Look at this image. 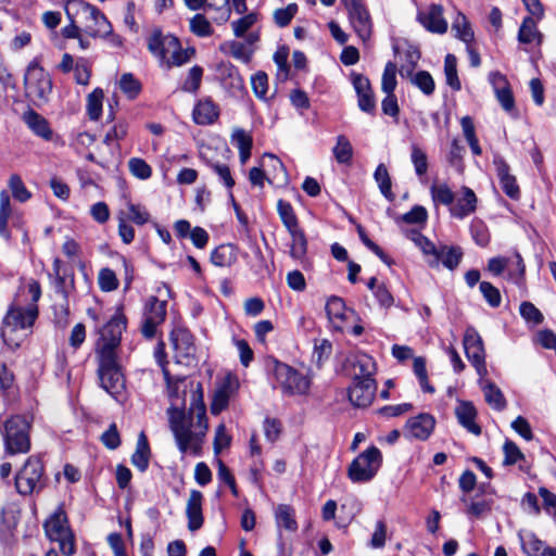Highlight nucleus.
Here are the masks:
<instances>
[{
  "label": "nucleus",
  "instance_id": "obj_52",
  "mask_svg": "<svg viewBox=\"0 0 556 556\" xmlns=\"http://www.w3.org/2000/svg\"><path fill=\"white\" fill-rule=\"evenodd\" d=\"M128 168L132 176L141 180L149 179L152 176L151 166L140 157H131L128 161Z\"/></svg>",
  "mask_w": 556,
  "mask_h": 556
},
{
  "label": "nucleus",
  "instance_id": "obj_59",
  "mask_svg": "<svg viewBox=\"0 0 556 556\" xmlns=\"http://www.w3.org/2000/svg\"><path fill=\"white\" fill-rule=\"evenodd\" d=\"M479 289L484 300L491 307L500 306L502 298L497 288H495L491 282L482 281L479 286Z\"/></svg>",
  "mask_w": 556,
  "mask_h": 556
},
{
  "label": "nucleus",
  "instance_id": "obj_10",
  "mask_svg": "<svg viewBox=\"0 0 556 556\" xmlns=\"http://www.w3.org/2000/svg\"><path fill=\"white\" fill-rule=\"evenodd\" d=\"M45 532L51 541L59 543L60 551L64 555H72L75 552L74 536L67 525L64 511H55L43 525Z\"/></svg>",
  "mask_w": 556,
  "mask_h": 556
},
{
  "label": "nucleus",
  "instance_id": "obj_18",
  "mask_svg": "<svg viewBox=\"0 0 556 556\" xmlns=\"http://www.w3.org/2000/svg\"><path fill=\"white\" fill-rule=\"evenodd\" d=\"M346 366L350 369L353 380H365L374 378L377 371L375 359L366 353L356 352L346 358Z\"/></svg>",
  "mask_w": 556,
  "mask_h": 556
},
{
  "label": "nucleus",
  "instance_id": "obj_55",
  "mask_svg": "<svg viewBox=\"0 0 556 556\" xmlns=\"http://www.w3.org/2000/svg\"><path fill=\"white\" fill-rule=\"evenodd\" d=\"M98 285L102 291L111 292L117 289L118 279L112 269L105 267L99 271Z\"/></svg>",
  "mask_w": 556,
  "mask_h": 556
},
{
  "label": "nucleus",
  "instance_id": "obj_48",
  "mask_svg": "<svg viewBox=\"0 0 556 556\" xmlns=\"http://www.w3.org/2000/svg\"><path fill=\"white\" fill-rule=\"evenodd\" d=\"M410 161L418 177H422L427 174L428 156L426 152L417 144H412L410 147Z\"/></svg>",
  "mask_w": 556,
  "mask_h": 556
},
{
  "label": "nucleus",
  "instance_id": "obj_13",
  "mask_svg": "<svg viewBox=\"0 0 556 556\" xmlns=\"http://www.w3.org/2000/svg\"><path fill=\"white\" fill-rule=\"evenodd\" d=\"M464 349L468 361L475 367L479 378L488 376L485 364V350L482 338L472 327L466 329L464 334Z\"/></svg>",
  "mask_w": 556,
  "mask_h": 556
},
{
  "label": "nucleus",
  "instance_id": "obj_25",
  "mask_svg": "<svg viewBox=\"0 0 556 556\" xmlns=\"http://www.w3.org/2000/svg\"><path fill=\"white\" fill-rule=\"evenodd\" d=\"M462 195L450 207V213L453 217L463 219L476 212L478 199L468 187H463L460 190Z\"/></svg>",
  "mask_w": 556,
  "mask_h": 556
},
{
  "label": "nucleus",
  "instance_id": "obj_61",
  "mask_svg": "<svg viewBox=\"0 0 556 556\" xmlns=\"http://www.w3.org/2000/svg\"><path fill=\"white\" fill-rule=\"evenodd\" d=\"M504 460L503 464L510 466L516 464L518 460L523 459L525 455L520 448L510 440H506L503 445Z\"/></svg>",
  "mask_w": 556,
  "mask_h": 556
},
{
  "label": "nucleus",
  "instance_id": "obj_11",
  "mask_svg": "<svg viewBox=\"0 0 556 556\" xmlns=\"http://www.w3.org/2000/svg\"><path fill=\"white\" fill-rule=\"evenodd\" d=\"M43 466L36 456H30L15 477L18 493L27 495L42 488Z\"/></svg>",
  "mask_w": 556,
  "mask_h": 556
},
{
  "label": "nucleus",
  "instance_id": "obj_44",
  "mask_svg": "<svg viewBox=\"0 0 556 556\" xmlns=\"http://www.w3.org/2000/svg\"><path fill=\"white\" fill-rule=\"evenodd\" d=\"M119 89L128 99H135L141 91V83L131 74L125 73L118 81Z\"/></svg>",
  "mask_w": 556,
  "mask_h": 556
},
{
  "label": "nucleus",
  "instance_id": "obj_58",
  "mask_svg": "<svg viewBox=\"0 0 556 556\" xmlns=\"http://www.w3.org/2000/svg\"><path fill=\"white\" fill-rule=\"evenodd\" d=\"M190 30L200 37H207L213 33L210 22L202 14H197L190 20Z\"/></svg>",
  "mask_w": 556,
  "mask_h": 556
},
{
  "label": "nucleus",
  "instance_id": "obj_3",
  "mask_svg": "<svg viewBox=\"0 0 556 556\" xmlns=\"http://www.w3.org/2000/svg\"><path fill=\"white\" fill-rule=\"evenodd\" d=\"M65 13L70 22L77 23L85 35L97 38L108 37L113 28L106 16L94 5L84 0H68Z\"/></svg>",
  "mask_w": 556,
  "mask_h": 556
},
{
  "label": "nucleus",
  "instance_id": "obj_9",
  "mask_svg": "<svg viewBox=\"0 0 556 556\" xmlns=\"http://www.w3.org/2000/svg\"><path fill=\"white\" fill-rule=\"evenodd\" d=\"M98 376L101 387L114 399L119 400L125 390V378L116 356H98Z\"/></svg>",
  "mask_w": 556,
  "mask_h": 556
},
{
  "label": "nucleus",
  "instance_id": "obj_17",
  "mask_svg": "<svg viewBox=\"0 0 556 556\" xmlns=\"http://www.w3.org/2000/svg\"><path fill=\"white\" fill-rule=\"evenodd\" d=\"M376 390L377 384L374 378L353 380V383L349 389V400L355 407H367L374 401Z\"/></svg>",
  "mask_w": 556,
  "mask_h": 556
},
{
  "label": "nucleus",
  "instance_id": "obj_57",
  "mask_svg": "<svg viewBox=\"0 0 556 556\" xmlns=\"http://www.w3.org/2000/svg\"><path fill=\"white\" fill-rule=\"evenodd\" d=\"M298 12V5L290 3L286 8L277 9L274 12V21L277 26L286 27L290 24Z\"/></svg>",
  "mask_w": 556,
  "mask_h": 556
},
{
  "label": "nucleus",
  "instance_id": "obj_4",
  "mask_svg": "<svg viewBox=\"0 0 556 556\" xmlns=\"http://www.w3.org/2000/svg\"><path fill=\"white\" fill-rule=\"evenodd\" d=\"M148 48L162 63L170 66H180L193 55V50H184L179 40L173 35H163L154 30L148 39Z\"/></svg>",
  "mask_w": 556,
  "mask_h": 556
},
{
  "label": "nucleus",
  "instance_id": "obj_37",
  "mask_svg": "<svg viewBox=\"0 0 556 556\" xmlns=\"http://www.w3.org/2000/svg\"><path fill=\"white\" fill-rule=\"evenodd\" d=\"M150 447L143 433L139 435L136 451L131 456V464L141 472L146 471L149 466Z\"/></svg>",
  "mask_w": 556,
  "mask_h": 556
},
{
  "label": "nucleus",
  "instance_id": "obj_39",
  "mask_svg": "<svg viewBox=\"0 0 556 556\" xmlns=\"http://www.w3.org/2000/svg\"><path fill=\"white\" fill-rule=\"evenodd\" d=\"M237 260L236 249L231 244H222L211 254V262L218 267L232 265Z\"/></svg>",
  "mask_w": 556,
  "mask_h": 556
},
{
  "label": "nucleus",
  "instance_id": "obj_29",
  "mask_svg": "<svg viewBox=\"0 0 556 556\" xmlns=\"http://www.w3.org/2000/svg\"><path fill=\"white\" fill-rule=\"evenodd\" d=\"M463 256V252L459 248L440 245L434 260H427L431 267H438L440 264L446 268L455 269Z\"/></svg>",
  "mask_w": 556,
  "mask_h": 556
},
{
  "label": "nucleus",
  "instance_id": "obj_28",
  "mask_svg": "<svg viewBox=\"0 0 556 556\" xmlns=\"http://www.w3.org/2000/svg\"><path fill=\"white\" fill-rule=\"evenodd\" d=\"M192 116L198 125H211L219 117V108L211 99H203L195 104Z\"/></svg>",
  "mask_w": 556,
  "mask_h": 556
},
{
  "label": "nucleus",
  "instance_id": "obj_63",
  "mask_svg": "<svg viewBox=\"0 0 556 556\" xmlns=\"http://www.w3.org/2000/svg\"><path fill=\"white\" fill-rule=\"evenodd\" d=\"M520 315L528 323L539 325L543 321L542 313L530 302H522L520 304Z\"/></svg>",
  "mask_w": 556,
  "mask_h": 556
},
{
  "label": "nucleus",
  "instance_id": "obj_62",
  "mask_svg": "<svg viewBox=\"0 0 556 556\" xmlns=\"http://www.w3.org/2000/svg\"><path fill=\"white\" fill-rule=\"evenodd\" d=\"M332 352V344L327 339L315 341L313 357L317 364H323L328 359Z\"/></svg>",
  "mask_w": 556,
  "mask_h": 556
},
{
  "label": "nucleus",
  "instance_id": "obj_49",
  "mask_svg": "<svg viewBox=\"0 0 556 556\" xmlns=\"http://www.w3.org/2000/svg\"><path fill=\"white\" fill-rule=\"evenodd\" d=\"M431 197L434 203L452 206L454 203V192L446 184H433L430 188Z\"/></svg>",
  "mask_w": 556,
  "mask_h": 556
},
{
  "label": "nucleus",
  "instance_id": "obj_33",
  "mask_svg": "<svg viewBox=\"0 0 556 556\" xmlns=\"http://www.w3.org/2000/svg\"><path fill=\"white\" fill-rule=\"evenodd\" d=\"M400 75L402 77L409 78L410 83L419 88L426 96L433 93L435 85L432 76L428 72L420 71L416 74H413L410 67L401 66Z\"/></svg>",
  "mask_w": 556,
  "mask_h": 556
},
{
  "label": "nucleus",
  "instance_id": "obj_19",
  "mask_svg": "<svg viewBox=\"0 0 556 556\" xmlns=\"http://www.w3.org/2000/svg\"><path fill=\"white\" fill-rule=\"evenodd\" d=\"M493 165L504 193L513 200L520 198V188L516 177L510 173V166L498 154L494 155Z\"/></svg>",
  "mask_w": 556,
  "mask_h": 556
},
{
  "label": "nucleus",
  "instance_id": "obj_16",
  "mask_svg": "<svg viewBox=\"0 0 556 556\" xmlns=\"http://www.w3.org/2000/svg\"><path fill=\"white\" fill-rule=\"evenodd\" d=\"M489 81L503 110L516 116L515 99L506 76L500 72H491L489 74Z\"/></svg>",
  "mask_w": 556,
  "mask_h": 556
},
{
  "label": "nucleus",
  "instance_id": "obj_50",
  "mask_svg": "<svg viewBox=\"0 0 556 556\" xmlns=\"http://www.w3.org/2000/svg\"><path fill=\"white\" fill-rule=\"evenodd\" d=\"M8 185L15 200L23 203L30 199L31 193L27 190L21 176H18L17 174H13L10 176Z\"/></svg>",
  "mask_w": 556,
  "mask_h": 556
},
{
  "label": "nucleus",
  "instance_id": "obj_47",
  "mask_svg": "<svg viewBox=\"0 0 556 556\" xmlns=\"http://www.w3.org/2000/svg\"><path fill=\"white\" fill-rule=\"evenodd\" d=\"M457 60L455 55L447 54L444 60V74L446 84L453 89V90H459L462 85L460 80L457 75L456 70Z\"/></svg>",
  "mask_w": 556,
  "mask_h": 556
},
{
  "label": "nucleus",
  "instance_id": "obj_36",
  "mask_svg": "<svg viewBox=\"0 0 556 556\" xmlns=\"http://www.w3.org/2000/svg\"><path fill=\"white\" fill-rule=\"evenodd\" d=\"M275 519L278 528H283L290 532L298 530L294 509L289 505H278L275 509Z\"/></svg>",
  "mask_w": 556,
  "mask_h": 556
},
{
  "label": "nucleus",
  "instance_id": "obj_7",
  "mask_svg": "<svg viewBox=\"0 0 556 556\" xmlns=\"http://www.w3.org/2000/svg\"><path fill=\"white\" fill-rule=\"evenodd\" d=\"M273 374L282 393L288 395H305L311 388V378L288 364L275 361Z\"/></svg>",
  "mask_w": 556,
  "mask_h": 556
},
{
  "label": "nucleus",
  "instance_id": "obj_27",
  "mask_svg": "<svg viewBox=\"0 0 556 556\" xmlns=\"http://www.w3.org/2000/svg\"><path fill=\"white\" fill-rule=\"evenodd\" d=\"M458 422L475 435L481 434V427L476 422L477 410L471 402L459 401L455 407Z\"/></svg>",
  "mask_w": 556,
  "mask_h": 556
},
{
  "label": "nucleus",
  "instance_id": "obj_5",
  "mask_svg": "<svg viewBox=\"0 0 556 556\" xmlns=\"http://www.w3.org/2000/svg\"><path fill=\"white\" fill-rule=\"evenodd\" d=\"M24 87L26 97L35 104L42 105L48 102L52 91V80L50 75L34 60L26 70L24 76Z\"/></svg>",
  "mask_w": 556,
  "mask_h": 556
},
{
  "label": "nucleus",
  "instance_id": "obj_2",
  "mask_svg": "<svg viewBox=\"0 0 556 556\" xmlns=\"http://www.w3.org/2000/svg\"><path fill=\"white\" fill-rule=\"evenodd\" d=\"M38 317V306L34 303L23 304L21 296L10 305L1 327L3 342L12 350L21 346L30 333Z\"/></svg>",
  "mask_w": 556,
  "mask_h": 556
},
{
  "label": "nucleus",
  "instance_id": "obj_34",
  "mask_svg": "<svg viewBox=\"0 0 556 556\" xmlns=\"http://www.w3.org/2000/svg\"><path fill=\"white\" fill-rule=\"evenodd\" d=\"M237 387V381L232 378L228 377L224 383L215 391L212 404H211V413L213 415H218L222 410H224L229 403V397L233 390Z\"/></svg>",
  "mask_w": 556,
  "mask_h": 556
},
{
  "label": "nucleus",
  "instance_id": "obj_64",
  "mask_svg": "<svg viewBox=\"0 0 556 556\" xmlns=\"http://www.w3.org/2000/svg\"><path fill=\"white\" fill-rule=\"evenodd\" d=\"M229 52L232 58L248 64L251 61L253 51L249 49L244 43L232 41L229 43Z\"/></svg>",
  "mask_w": 556,
  "mask_h": 556
},
{
  "label": "nucleus",
  "instance_id": "obj_51",
  "mask_svg": "<svg viewBox=\"0 0 556 556\" xmlns=\"http://www.w3.org/2000/svg\"><path fill=\"white\" fill-rule=\"evenodd\" d=\"M277 211L287 230L299 226L298 218L290 203L279 200L277 203Z\"/></svg>",
  "mask_w": 556,
  "mask_h": 556
},
{
  "label": "nucleus",
  "instance_id": "obj_30",
  "mask_svg": "<svg viewBox=\"0 0 556 556\" xmlns=\"http://www.w3.org/2000/svg\"><path fill=\"white\" fill-rule=\"evenodd\" d=\"M23 119L36 136L42 138L46 141L52 140L53 131L49 125V122L43 116L30 110L24 114Z\"/></svg>",
  "mask_w": 556,
  "mask_h": 556
},
{
  "label": "nucleus",
  "instance_id": "obj_46",
  "mask_svg": "<svg viewBox=\"0 0 556 556\" xmlns=\"http://www.w3.org/2000/svg\"><path fill=\"white\" fill-rule=\"evenodd\" d=\"M332 151L337 162L341 164H348L351 162L353 155V148L345 136H338L337 143L333 147Z\"/></svg>",
  "mask_w": 556,
  "mask_h": 556
},
{
  "label": "nucleus",
  "instance_id": "obj_53",
  "mask_svg": "<svg viewBox=\"0 0 556 556\" xmlns=\"http://www.w3.org/2000/svg\"><path fill=\"white\" fill-rule=\"evenodd\" d=\"M263 160L269 161L270 166L273 167V169L275 172L273 177L268 178L269 182L277 181L279 184H286L288 180V175H287V170H286L282 162L278 157H276L274 154H270V153H265L263 155Z\"/></svg>",
  "mask_w": 556,
  "mask_h": 556
},
{
  "label": "nucleus",
  "instance_id": "obj_41",
  "mask_svg": "<svg viewBox=\"0 0 556 556\" xmlns=\"http://www.w3.org/2000/svg\"><path fill=\"white\" fill-rule=\"evenodd\" d=\"M533 17H525L518 31V40L521 43H531L541 40V34L538 30L536 22Z\"/></svg>",
  "mask_w": 556,
  "mask_h": 556
},
{
  "label": "nucleus",
  "instance_id": "obj_40",
  "mask_svg": "<svg viewBox=\"0 0 556 556\" xmlns=\"http://www.w3.org/2000/svg\"><path fill=\"white\" fill-rule=\"evenodd\" d=\"M12 210H11V202L10 197L5 190H2L0 192V236L9 240L11 237L8 222L11 216Z\"/></svg>",
  "mask_w": 556,
  "mask_h": 556
},
{
  "label": "nucleus",
  "instance_id": "obj_22",
  "mask_svg": "<svg viewBox=\"0 0 556 556\" xmlns=\"http://www.w3.org/2000/svg\"><path fill=\"white\" fill-rule=\"evenodd\" d=\"M327 316L337 330H342L346 320L353 316L354 312L348 308L341 298L332 296L326 304Z\"/></svg>",
  "mask_w": 556,
  "mask_h": 556
},
{
  "label": "nucleus",
  "instance_id": "obj_42",
  "mask_svg": "<svg viewBox=\"0 0 556 556\" xmlns=\"http://www.w3.org/2000/svg\"><path fill=\"white\" fill-rule=\"evenodd\" d=\"M104 93L100 88H96L87 97V114L90 119L98 121L102 113V102H103Z\"/></svg>",
  "mask_w": 556,
  "mask_h": 556
},
{
  "label": "nucleus",
  "instance_id": "obj_1",
  "mask_svg": "<svg viewBox=\"0 0 556 556\" xmlns=\"http://www.w3.org/2000/svg\"><path fill=\"white\" fill-rule=\"evenodd\" d=\"M163 375L167 386V394L174 401L167 409L169 428L174 434L177 446L181 453H192L199 455L207 431L206 408L203 402L202 387L198 384L193 393V402L190 405L189 419L187 418L184 406L185 400L180 391L185 378L170 376L168 369L163 367Z\"/></svg>",
  "mask_w": 556,
  "mask_h": 556
},
{
  "label": "nucleus",
  "instance_id": "obj_60",
  "mask_svg": "<svg viewBox=\"0 0 556 556\" xmlns=\"http://www.w3.org/2000/svg\"><path fill=\"white\" fill-rule=\"evenodd\" d=\"M207 8L215 10L217 12V16H215V21L218 23H225L230 17L231 9L229 7V0H206Z\"/></svg>",
  "mask_w": 556,
  "mask_h": 556
},
{
  "label": "nucleus",
  "instance_id": "obj_43",
  "mask_svg": "<svg viewBox=\"0 0 556 556\" xmlns=\"http://www.w3.org/2000/svg\"><path fill=\"white\" fill-rule=\"evenodd\" d=\"M452 30L455 31V36L466 43H470L473 39V31L466 18V16L458 12L455 20L452 23Z\"/></svg>",
  "mask_w": 556,
  "mask_h": 556
},
{
  "label": "nucleus",
  "instance_id": "obj_26",
  "mask_svg": "<svg viewBox=\"0 0 556 556\" xmlns=\"http://www.w3.org/2000/svg\"><path fill=\"white\" fill-rule=\"evenodd\" d=\"M435 420L429 414H420L410 418L406 424L407 433L415 439L426 440L434 429Z\"/></svg>",
  "mask_w": 556,
  "mask_h": 556
},
{
  "label": "nucleus",
  "instance_id": "obj_31",
  "mask_svg": "<svg viewBox=\"0 0 556 556\" xmlns=\"http://www.w3.org/2000/svg\"><path fill=\"white\" fill-rule=\"evenodd\" d=\"M230 142L239 150L241 164H245L251 156L253 144L251 134L240 127H235L230 136Z\"/></svg>",
  "mask_w": 556,
  "mask_h": 556
},
{
  "label": "nucleus",
  "instance_id": "obj_8",
  "mask_svg": "<svg viewBox=\"0 0 556 556\" xmlns=\"http://www.w3.org/2000/svg\"><path fill=\"white\" fill-rule=\"evenodd\" d=\"M381 464V452L378 447L370 446L352 460L346 473L353 483H365L374 479Z\"/></svg>",
  "mask_w": 556,
  "mask_h": 556
},
{
  "label": "nucleus",
  "instance_id": "obj_20",
  "mask_svg": "<svg viewBox=\"0 0 556 556\" xmlns=\"http://www.w3.org/2000/svg\"><path fill=\"white\" fill-rule=\"evenodd\" d=\"M417 21L429 31L444 34L447 30V22L443 17V7L431 4L425 11H419Z\"/></svg>",
  "mask_w": 556,
  "mask_h": 556
},
{
  "label": "nucleus",
  "instance_id": "obj_6",
  "mask_svg": "<svg viewBox=\"0 0 556 556\" xmlns=\"http://www.w3.org/2000/svg\"><path fill=\"white\" fill-rule=\"evenodd\" d=\"M29 429L30 425L27 419L20 415L5 420L2 437L8 454H25L30 450Z\"/></svg>",
  "mask_w": 556,
  "mask_h": 556
},
{
  "label": "nucleus",
  "instance_id": "obj_24",
  "mask_svg": "<svg viewBox=\"0 0 556 556\" xmlns=\"http://www.w3.org/2000/svg\"><path fill=\"white\" fill-rule=\"evenodd\" d=\"M202 502L203 494L198 490H191L186 506L188 529L190 531H197L203 526Z\"/></svg>",
  "mask_w": 556,
  "mask_h": 556
},
{
  "label": "nucleus",
  "instance_id": "obj_23",
  "mask_svg": "<svg viewBox=\"0 0 556 556\" xmlns=\"http://www.w3.org/2000/svg\"><path fill=\"white\" fill-rule=\"evenodd\" d=\"M353 86L358 97V108L366 113L374 112L376 101L369 79L363 75H354Z\"/></svg>",
  "mask_w": 556,
  "mask_h": 556
},
{
  "label": "nucleus",
  "instance_id": "obj_45",
  "mask_svg": "<svg viewBox=\"0 0 556 556\" xmlns=\"http://www.w3.org/2000/svg\"><path fill=\"white\" fill-rule=\"evenodd\" d=\"M375 180L377 181L381 193L389 200L394 199V194L391 190V178L384 164H379L374 174Z\"/></svg>",
  "mask_w": 556,
  "mask_h": 556
},
{
  "label": "nucleus",
  "instance_id": "obj_54",
  "mask_svg": "<svg viewBox=\"0 0 556 556\" xmlns=\"http://www.w3.org/2000/svg\"><path fill=\"white\" fill-rule=\"evenodd\" d=\"M396 65L393 62H388L381 78V89L384 93H393L396 87Z\"/></svg>",
  "mask_w": 556,
  "mask_h": 556
},
{
  "label": "nucleus",
  "instance_id": "obj_15",
  "mask_svg": "<svg viewBox=\"0 0 556 556\" xmlns=\"http://www.w3.org/2000/svg\"><path fill=\"white\" fill-rule=\"evenodd\" d=\"M166 302L157 298H150L146 304L144 317L142 323V334L151 339L156 333V328L165 320Z\"/></svg>",
  "mask_w": 556,
  "mask_h": 556
},
{
  "label": "nucleus",
  "instance_id": "obj_35",
  "mask_svg": "<svg viewBox=\"0 0 556 556\" xmlns=\"http://www.w3.org/2000/svg\"><path fill=\"white\" fill-rule=\"evenodd\" d=\"M291 237L289 255L295 260L302 262L307 253V240L304 231L300 226L288 229Z\"/></svg>",
  "mask_w": 556,
  "mask_h": 556
},
{
  "label": "nucleus",
  "instance_id": "obj_56",
  "mask_svg": "<svg viewBox=\"0 0 556 556\" xmlns=\"http://www.w3.org/2000/svg\"><path fill=\"white\" fill-rule=\"evenodd\" d=\"M126 207L128 210L127 217L132 223L137 225H144L150 220V214L143 205L128 201L126 203Z\"/></svg>",
  "mask_w": 556,
  "mask_h": 556
},
{
  "label": "nucleus",
  "instance_id": "obj_38",
  "mask_svg": "<svg viewBox=\"0 0 556 556\" xmlns=\"http://www.w3.org/2000/svg\"><path fill=\"white\" fill-rule=\"evenodd\" d=\"M522 551L528 556H541L545 544L534 533L529 531H520L518 533Z\"/></svg>",
  "mask_w": 556,
  "mask_h": 556
},
{
  "label": "nucleus",
  "instance_id": "obj_12",
  "mask_svg": "<svg viewBox=\"0 0 556 556\" xmlns=\"http://www.w3.org/2000/svg\"><path fill=\"white\" fill-rule=\"evenodd\" d=\"M126 327L123 316L116 314L100 329V339L97 343L98 356H116L115 350L119 344L121 336Z\"/></svg>",
  "mask_w": 556,
  "mask_h": 556
},
{
  "label": "nucleus",
  "instance_id": "obj_21",
  "mask_svg": "<svg viewBox=\"0 0 556 556\" xmlns=\"http://www.w3.org/2000/svg\"><path fill=\"white\" fill-rule=\"evenodd\" d=\"M170 341L178 362L188 359L194 353V344L191 333L184 328H176L170 332Z\"/></svg>",
  "mask_w": 556,
  "mask_h": 556
},
{
  "label": "nucleus",
  "instance_id": "obj_32",
  "mask_svg": "<svg viewBox=\"0 0 556 556\" xmlns=\"http://www.w3.org/2000/svg\"><path fill=\"white\" fill-rule=\"evenodd\" d=\"M479 384L485 402L495 410H503L506 407V400L501 389L485 378H479Z\"/></svg>",
  "mask_w": 556,
  "mask_h": 556
},
{
  "label": "nucleus",
  "instance_id": "obj_14",
  "mask_svg": "<svg viewBox=\"0 0 556 556\" xmlns=\"http://www.w3.org/2000/svg\"><path fill=\"white\" fill-rule=\"evenodd\" d=\"M348 11L350 24L358 38L366 42L372 33V21L369 11L362 0H350L343 3Z\"/></svg>",
  "mask_w": 556,
  "mask_h": 556
}]
</instances>
